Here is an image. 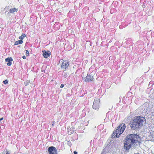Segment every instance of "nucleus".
I'll return each mask as SVG.
<instances>
[{
	"instance_id": "4",
	"label": "nucleus",
	"mask_w": 154,
	"mask_h": 154,
	"mask_svg": "<svg viewBox=\"0 0 154 154\" xmlns=\"http://www.w3.org/2000/svg\"><path fill=\"white\" fill-rule=\"evenodd\" d=\"M96 75L95 72H92L89 75H88L86 76L85 79V81L86 82H88L89 81H94Z\"/></svg>"
},
{
	"instance_id": "14",
	"label": "nucleus",
	"mask_w": 154,
	"mask_h": 154,
	"mask_svg": "<svg viewBox=\"0 0 154 154\" xmlns=\"http://www.w3.org/2000/svg\"><path fill=\"white\" fill-rule=\"evenodd\" d=\"M3 82L5 84H6L8 83V81L7 80H5L3 81Z\"/></svg>"
},
{
	"instance_id": "3",
	"label": "nucleus",
	"mask_w": 154,
	"mask_h": 154,
	"mask_svg": "<svg viewBox=\"0 0 154 154\" xmlns=\"http://www.w3.org/2000/svg\"><path fill=\"white\" fill-rule=\"evenodd\" d=\"M125 127V125L123 123L122 124L119 126L116 130L114 131L113 133V137L114 138L116 137H119V135L123 132Z\"/></svg>"
},
{
	"instance_id": "23",
	"label": "nucleus",
	"mask_w": 154,
	"mask_h": 154,
	"mask_svg": "<svg viewBox=\"0 0 154 154\" xmlns=\"http://www.w3.org/2000/svg\"><path fill=\"white\" fill-rule=\"evenodd\" d=\"M52 126H54V124H52Z\"/></svg>"
},
{
	"instance_id": "24",
	"label": "nucleus",
	"mask_w": 154,
	"mask_h": 154,
	"mask_svg": "<svg viewBox=\"0 0 154 154\" xmlns=\"http://www.w3.org/2000/svg\"><path fill=\"white\" fill-rule=\"evenodd\" d=\"M70 31H71V30H69V32H70Z\"/></svg>"
},
{
	"instance_id": "19",
	"label": "nucleus",
	"mask_w": 154,
	"mask_h": 154,
	"mask_svg": "<svg viewBox=\"0 0 154 154\" xmlns=\"http://www.w3.org/2000/svg\"><path fill=\"white\" fill-rule=\"evenodd\" d=\"M24 59H26V56L24 55L22 57Z\"/></svg>"
},
{
	"instance_id": "7",
	"label": "nucleus",
	"mask_w": 154,
	"mask_h": 154,
	"mask_svg": "<svg viewBox=\"0 0 154 154\" xmlns=\"http://www.w3.org/2000/svg\"><path fill=\"white\" fill-rule=\"evenodd\" d=\"M61 63V68L62 69L65 70L66 68L68 66V63L66 61L61 60L60 61Z\"/></svg>"
},
{
	"instance_id": "20",
	"label": "nucleus",
	"mask_w": 154,
	"mask_h": 154,
	"mask_svg": "<svg viewBox=\"0 0 154 154\" xmlns=\"http://www.w3.org/2000/svg\"><path fill=\"white\" fill-rule=\"evenodd\" d=\"M74 154H77V152L76 151H74Z\"/></svg>"
},
{
	"instance_id": "17",
	"label": "nucleus",
	"mask_w": 154,
	"mask_h": 154,
	"mask_svg": "<svg viewBox=\"0 0 154 154\" xmlns=\"http://www.w3.org/2000/svg\"><path fill=\"white\" fill-rule=\"evenodd\" d=\"M64 86V85L62 84L60 85V87L61 88H63V87Z\"/></svg>"
},
{
	"instance_id": "18",
	"label": "nucleus",
	"mask_w": 154,
	"mask_h": 154,
	"mask_svg": "<svg viewBox=\"0 0 154 154\" xmlns=\"http://www.w3.org/2000/svg\"><path fill=\"white\" fill-rule=\"evenodd\" d=\"M3 119V118H0V123L1 122V121Z\"/></svg>"
},
{
	"instance_id": "2",
	"label": "nucleus",
	"mask_w": 154,
	"mask_h": 154,
	"mask_svg": "<svg viewBox=\"0 0 154 154\" xmlns=\"http://www.w3.org/2000/svg\"><path fill=\"white\" fill-rule=\"evenodd\" d=\"M146 123L145 119L143 117L137 116L134 117L130 126L133 129H137Z\"/></svg>"
},
{
	"instance_id": "5",
	"label": "nucleus",
	"mask_w": 154,
	"mask_h": 154,
	"mask_svg": "<svg viewBox=\"0 0 154 154\" xmlns=\"http://www.w3.org/2000/svg\"><path fill=\"white\" fill-rule=\"evenodd\" d=\"M100 101V99L98 98H95L92 106V107L94 109L98 110L99 107V103Z\"/></svg>"
},
{
	"instance_id": "13",
	"label": "nucleus",
	"mask_w": 154,
	"mask_h": 154,
	"mask_svg": "<svg viewBox=\"0 0 154 154\" xmlns=\"http://www.w3.org/2000/svg\"><path fill=\"white\" fill-rule=\"evenodd\" d=\"M29 82V81L27 80L24 82V84H25L26 86L28 85Z\"/></svg>"
},
{
	"instance_id": "21",
	"label": "nucleus",
	"mask_w": 154,
	"mask_h": 154,
	"mask_svg": "<svg viewBox=\"0 0 154 154\" xmlns=\"http://www.w3.org/2000/svg\"><path fill=\"white\" fill-rule=\"evenodd\" d=\"M6 154H10V153L8 152V151H6Z\"/></svg>"
},
{
	"instance_id": "15",
	"label": "nucleus",
	"mask_w": 154,
	"mask_h": 154,
	"mask_svg": "<svg viewBox=\"0 0 154 154\" xmlns=\"http://www.w3.org/2000/svg\"><path fill=\"white\" fill-rule=\"evenodd\" d=\"M26 55L27 56H28L29 54V51L27 50H26Z\"/></svg>"
},
{
	"instance_id": "11",
	"label": "nucleus",
	"mask_w": 154,
	"mask_h": 154,
	"mask_svg": "<svg viewBox=\"0 0 154 154\" xmlns=\"http://www.w3.org/2000/svg\"><path fill=\"white\" fill-rule=\"evenodd\" d=\"M17 11V9H16L15 8H13L11 9L10 10V12L11 13H14L15 12H16Z\"/></svg>"
},
{
	"instance_id": "1",
	"label": "nucleus",
	"mask_w": 154,
	"mask_h": 154,
	"mask_svg": "<svg viewBox=\"0 0 154 154\" xmlns=\"http://www.w3.org/2000/svg\"><path fill=\"white\" fill-rule=\"evenodd\" d=\"M140 138L136 134H131L126 137L125 142L124 143V148L126 150H128L132 147L139 144Z\"/></svg>"
},
{
	"instance_id": "16",
	"label": "nucleus",
	"mask_w": 154,
	"mask_h": 154,
	"mask_svg": "<svg viewBox=\"0 0 154 154\" xmlns=\"http://www.w3.org/2000/svg\"><path fill=\"white\" fill-rule=\"evenodd\" d=\"M106 151V150H105V149H104L103 150V152L102 153V154H105V153H104V152H105V151Z\"/></svg>"
},
{
	"instance_id": "22",
	"label": "nucleus",
	"mask_w": 154,
	"mask_h": 154,
	"mask_svg": "<svg viewBox=\"0 0 154 154\" xmlns=\"http://www.w3.org/2000/svg\"><path fill=\"white\" fill-rule=\"evenodd\" d=\"M1 154H5V153L4 152H2Z\"/></svg>"
},
{
	"instance_id": "10",
	"label": "nucleus",
	"mask_w": 154,
	"mask_h": 154,
	"mask_svg": "<svg viewBox=\"0 0 154 154\" xmlns=\"http://www.w3.org/2000/svg\"><path fill=\"white\" fill-rule=\"evenodd\" d=\"M23 41L22 40H19L17 41H16L14 43L15 45H17L19 44H22L23 43Z\"/></svg>"
},
{
	"instance_id": "25",
	"label": "nucleus",
	"mask_w": 154,
	"mask_h": 154,
	"mask_svg": "<svg viewBox=\"0 0 154 154\" xmlns=\"http://www.w3.org/2000/svg\"><path fill=\"white\" fill-rule=\"evenodd\" d=\"M139 154V153H137V154Z\"/></svg>"
},
{
	"instance_id": "12",
	"label": "nucleus",
	"mask_w": 154,
	"mask_h": 154,
	"mask_svg": "<svg viewBox=\"0 0 154 154\" xmlns=\"http://www.w3.org/2000/svg\"><path fill=\"white\" fill-rule=\"evenodd\" d=\"M26 36V35L24 34H22L21 36L19 37V38L21 39V40H23L24 38Z\"/></svg>"
},
{
	"instance_id": "6",
	"label": "nucleus",
	"mask_w": 154,
	"mask_h": 154,
	"mask_svg": "<svg viewBox=\"0 0 154 154\" xmlns=\"http://www.w3.org/2000/svg\"><path fill=\"white\" fill-rule=\"evenodd\" d=\"M49 154H57L56 149L54 146H51L48 149Z\"/></svg>"
},
{
	"instance_id": "8",
	"label": "nucleus",
	"mask_w": 154,
	"mask_h": 154,
	"mask_svg": "<svg viewBox=\"0 0 154 154\" xmlns=\"http://www.w3.org/2000/svg\"><path fill=\"white\" fill-rule=\"evenodd\" d=\"M13 59L11 57L5 59L6 61L8 62L7 65L8 66H10L12 64L11 62L12 61Z\"/></svg>"
},
{
	"instance_id": "9",
	"label": "nucleus",
	"mask_w": 154,
	"mask_h": 154,
	"mask_svg": "<svg viewBox=\"0 0 154 154\" xmlns=\"http://www.w3.org/2000/svg\"><path fill=\"white\" fill-rule=\"evenodd\" d=\"M43 55L44 57L45 58H47L50 54L51 53L49 51H43Z\"/></svg>"
}]
</instances>
